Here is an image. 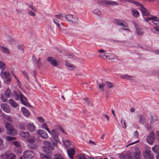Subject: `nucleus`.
Here are the masks:
<instances>
[{
	"instance_id": "473e14b6",
	"label": "nucleus",
	"mask_w": 159,
	"mask_h": 159,
	"mask_svg": "<svg viewBox=\"0 0 159 159\" xmlns=\"http://www.w3.org/2000/svg\"><path fill=\"white\" fill-rule=\"evenodd\" d=\"M63 142L64 145L67 148H70L71 145V143L70 141L68 140H66L63 141Z\"/></svg>"
},
{
	"instance_id": "f03ea898",
	"label": "nucleus",
	"mask_w": 159,
	"mask_h": 159,
	"mask_svg": "<svg viewBox=\"0 0 159 159\" xmlns=\"http://www.w3.org/2000/svg\"><path fill=\"white\" fill-rule=\"evenodd\" d=\"M34 156V154L30 150H27L24 152L23 156L20 157V159H24L25 158H31Z\"/></svg>"
},
{
	"instance_id": "a878e982",
	"label": "nucleus",
	"mask_w": 159,
	"mask_h": 159,
	"mask_svg": "<svg viewBox=\"0 0 159 159\" xmlns=\"http://www.w3.org/2000/svg\"><path fill=\"white\" fill-rule=\"evenodd\" d=\"M65 65L66 68L69 70H74L75 69V67L70 63L66 62Z\"/></svg>"
},
{
	"instance_id": "2eb2a0df",
	"label": "nucleus",
	"mask_w": 159,
	"mask_h": 159,
	"mask_svg": "<svg viewBox=\"0 0 159 159\" xmlns=\"http://www.w3.org/2000/svg\"><path fill=\"white\" fill-rule=\"evenodd\" d=\"M47 61L54 66H56L59 64L58 61L52 57H48Z\"/></svg>"
},
{
	"instance_id": "423d86ee",
	"label": "nucleus",
	"mask_w": 159,
	"mask_h": 159,
	"mask_svg": "<svg viewBox=\"0 0 159 159\" xmlns=\"http://www.w3.org/2000/svg\"><path fill=\"white\" fill-rule=\"evenodd\" d=\"M101 3L103 5H110L112 6L117 5L118 3L117 2L109 0H104L101 1Z\"/></svg>"
},
{
	"instance_id": "5fc2aeb1",
	"label": "nucleus",
	"mask_w": 159,
	"mask_h": 159,
	"mask_svg": "<svg viewBox=\"0 0 159 159\" xmlns=\"http://www.w3.org/2000/svg\"><path fill=\"white\" fill-rule=\"evenodd\" d=\"M116 59V57L114 56L113 55L111 54L110 56H109V59L111 60L115 59Z\"/></svg>"
},
{
	"instance_id": "4be33fe9",
	"label": "nucleus",
	"mask_w": 159,
	"mask_h": 159,
	"mask_svg": "<svg viewBox=\"0 0 159 159\" xmlns=\"http://www.w3.org/2000/svg\"><path fill=\"white\" fill-rule=\"evenodd\" d=\"M19 134L20 136L24 138H29L30 136V134L28 132H24L22 131L20 132Z\"/></svg>"
},
{
	"instance_id": "7ed1b4c3",
	"label": "nucleus",
	"mask_w": 159,
	"mask_h": 159,
	"mask_svg": "<svg viewBox=\"0 0 159 159\" xmlns=\"http://www.w3.org/2000/svg\"><path fill=\"white\" fill-rule=\"evenodd\" d=\"M155 139V134L153 131H151L147 137V141L148 143L152 145Z\"/></svg>"
},
{
	"instance_id": "3c124183",
	"label": "nucleus",
	"mask_w": 159,
	"mask_h": 159,
	"mask_svg": "<svg viewBox=\"0 0 159 159\" xmlns=\"http://www.w3.org/2000/svg\"><path fill=\"white\" fill-rule=\"evenodd\" d=\"M78 156L79 159H86L84 155L83 154H80Z\"/></svg>"
},
{
	"instance_id": "603ef678",
	"label": "nucleus",
	"mask_w": 159,
	"mask_h": 159,
	"mask_svg": "<svg viewBox=\"0 0 159 159\" xmlns=\"http://www.w3.org/2000/svg\"><path fill=\"white\" fill-rule=\"evenodd\" d=\"M29 7L31 8L34 11L36 12L37 11V9L36 7H34L32 5H29Z\"/></svg>"
},
{
	"instance_id": "052dcab7",
	"label": "nucleus",
	"mask_w": 159,
	"mask_h": 159,
	"mask_svg": "<svg viewBox=\"0 0 159 159\" xmlns=\"http://www.w3.org/2000/svg\"><path fill=\"white\" fill-rule=\"evenodd\" d=\"M102 116L106 118L108 121H109V117L106 114H103L102 115Z\"/></svg>"
},
{
	"instance_id": "0e129e2a",
	"label": "nucleus",
	"mask_w": 159,
	"mask_h": 159,
	"mask_svg": "<svg viewBox=\"0 0 159 159\" xmlns=\"http://www.w3.org/2000/svg\"><path fill=\"white\" fill-rule=\"evenodd\" d=\"M1 99L2 100L3 102H6L7 101V99L5 97H4L3 95L2 96Z\"/></svg>"
},
{
	"instance_id": "aec40b11",
	"label": "nucleus",
	"mask_w": 159,
	"mask_h": 159,
	"mask_svg": "<svg viewBox=\"0 0 159 159\" xmlns=\"http://www.w3.org/2000/svg\"><path fill=\"white\" fill-rule=\"evenodd\" d=\"M139 10L143 16H148L150 14L149 12L144 7L139 8Z\"/></svg>"
},
{
	"instance_id": "9d476101",
	"label": "nucleus",
	"mask_w": 159,
	"mask_h": 159,
	"mask_svg": "<svg viewBox=\"0 0 159 159\" xmlns=\"http://www.w3.org/2000/svg\"><path fill=\"white\" fill-rule=\"evenodd\" d=\"M114 23L118 25L123 26L125 27L128 26L127 24L124 21L121 20H115L113 21Z\"/></svg>"
},
{
	"instance_id": "864d4df0",
	"label": "nucleus",
	"mask_w": 159,
	"mask_h": 159,
	"mask_svg": "<svg viewBox=\"0 0 159 159\" xmlns=\"http://www.w3.org/2000/svg\"><path fill=\"white\" fill-rule=\"evenodd\" d=\"M104 86L105 84H99V87L102 91H103Z\"/></svg>"
},
{
	"instance_id": "ea45409f",
	"label": "nucleus",
	"mask_w": 159,
	"mask_h": 159,
	"mask_svg": "<svg viewBox=\"0 0 159 159\" xmlns=\"http://www.w3.org/2000/svg\"><path fill=\"white\" fill-rule=\"evenodd\" d=\"M12 144L16 146L17 147H20V146L21 144L18 141H16L12 142Z\"/></svg>"
},
{
	"instance_id": "a19ab883",
	"label": "nucleus",
	"mask_w": 159,
	"mask_h": 159,
	"mask_svg": "<svg viewBox=\"0 0 159 159\" xmlns=\"http://www.w3.org/2000/svg\"><path fill=\"white\" fill-rule=\"evenodd\" d=\"M93 12L94 14L98 15H100L101 14V12L98 9L94 10Z\"/></svg>"
},
{
	"instance_id": "de8ad7c7",
	"label": "nucleus",
	"mask_w": 159,
	"mask_h": 159,
	"mask_svg": "<svg viewBox=\"0 0 159 159\" xmlns=\"http://www.w3.org/2000/svg\"><path fill=\"white\" fill-rule=\"evenodd\" d=\"M53 21L54 23H55L58 26L59 29L60 30H61V29L60 26V25L58 23V21H57V20L55 19H53Z\"/></svg>"
},
{
	"instance_id": "0eeeda50",
	"label": "nucleus",
	"mask_w": 159,
	"mask_h": 159,
	"mask_svg": "<svg viewBox=\"0 0 159 159\" xmlns=\"http://www.w3.org/2000/svg\"><path fill=\"white\" fill-rule=\"evenodd\" d=\"M66 19L68 21L73 23L77 22L78 18L75 16L71 15H68L65 16Z\"/></svg>"
},
{
	"instance_id": "774afa93",
	"label": "nucleus",
	"mask_w": 159,
	"mask_h": 159,
	"mask_svg": "<svg viewBox=\"0 0 159 159\" xmlns=\"http://www.w3.org/2000/svg\"><path fill=\"white\" fill-rule=\"evenodd\" d=\"M159 148V146L157 145H155L154 147H152V149H158Z\"/></svg>"
},
{
	"instance_id": "dca6fc26",
	"label": "nucleus",
	"mask_w": 159,
	"mask_h": 159,
	"mask_svg": "<svg viewBox=\"0 0 159 159\" xmlns=\"http://www.w3.org/2000/svg\"><path fill=\"white\" fill-rule=\"evenodd\" d=\"M26 127L27 129L31 132H33L35 130V126L33 123L27 124L26 125Z\"/></svg>"
},
{
	"instance_id": "bb28decb",
	"label": "nucleus",
	"mask_w": 159,
	"mask_h": 159,
	"mask_svg": "<svg viewBox=\"0 0 159 159\" xmlns=\"http://www.w3.org/2000/svg\"><path fill=\"white\" fill-rule=\"evenodd\" d=\"M9 103L11 107L14 108H16L18 106V104L12 99L9 100Z\"/></svg>"
},
{
	"instance_id": "8fccbe9b",
	"label": "nucleus",
	"mask_w": 159,
	"mask_h": 159,
	"mask_svg": "<svg viewBox=\"0 0 159 159\" xmlns=\"http://www.w3.org/2000/svg\"><path fill=\"white\" fill-rule=\"evenodd\" d=\"M37 118L39 121L41 123L43 124L44 122L45 121L43 117H38Z\"/></svg>"
},
{
	"instance_id": "20e7f679",
	"label": "nucleus",
	"mask_w": 159,
	"mask_h": 159,
	"mask_svg": "<svg viewBox=\"0 0 159 159\" xmlns=\"http://www.w3.org/2000/svg\"><path fill=\"white\" fill-rule=\"evenodd\" d=\"M0 157L3 159H15L16 156L13 153L8 152L1 154Z\"/></svg>"
},
{
	"instance_id": "39448f33",
	"label": "nucleus",
	"mask_w": 159,
	"mask_h": 159,
	"mask_svg": "<svg viewBox=\"0 0 159 159\" xmlns=\"http://www.w3.org/2000/svg\"><path fill=\"white\" fill-rule=\"evenodd\" d=\"M44 152L47 155L43 153L40 154V157L41 158H45L47 159H52L51 157L52 155V153L51 151V150H44Z\"/></svg>"
},
{
	"instance_id": "c85d7f7f",
	"label": "nucleus",
	"mask_w": 159,
	"mask_h": 159,
	"mask_svg": "<svg viewBox=\"0 0 159 159\" xmlns=\"http://www.w3.org/2000/svg\"><path fill=\"white\" fill-rule=\"evenodd\" d=\"M139 123L141 124L145 123L146 121V119L145 117L142 115H140L139 116Z\"/></svg>"
},
{
	"instance_id": "1a4fd4ad",
	"label": "nucleus",
	"mask_w": 159,
	"mask_h": 159,
	"mask_svg": "<svg viewBox=\"0 0 159 159\" xmlns=\"http://www.w3.org/2000/svg\"><path fill=\"white\" fill-rule=\"evenodd\" d=\"M2 109L5 112L9 113L11 111L10 106L6 103H2L1 105Z\"/></svg>"
},
{
	"instance_id": "69168bd1",
	"label": "nucleus",
	"mask_w": 159,
	"mask_h": 159,
	"mask_svg": "<svg viewBox=\"0 0 159 159\" xmlns=\"http://www.w3.org/2000/svg\"><path fill=\"white\" fill-rule=\"evenodd\" d=\"M84 100L85 101V102H84V103H86L87 104H89V101L88 98H86L84 99Z\"/></svg>"
},
{
	"instance_id": "5701e85b",
	"label": "nucleus",
	"mask_w": 159,
	"mask_h": 159,
	"mask_svg": "<svg viewBox=\"0 0 159 159\" xmlns=\"http://www.w3.org/2000/svg\"><path fill=\"white\" fill-rule=\"evenodd\" d=\"M1 75L3 78L7 79L9 77V74L8 72L2 71L1 72Z\"/></svg>"
},
{
	"instance_id": "c9c22d12",
	"label": "nucleus",
	"mask_w": 159,
	"mask_h": 159,
	"mask_svg": "<svg viewBox=\"0 0 159 159\" xmlns=\"http://www.w3.org/2000/svg\"><path fill=\"white\" fill-rule=\"evenodd\" d=\"M137 34L139 35H142L144 33L142 30L141 28H138L136 29Z\"/></svg>"
},
{
	"instance_id": "4468645a",
	"label": "nucleus",
	"mask_w": 159,
	"mask_h": 159,
	"mask_svg": "<svg viewBox=\"0 0 159 159\" xmlns=\"http://www.w3.org/2000/svg\"><path fill=\"white\" fill-rule=\"evenodd\" d=\"M20 99L21 103L23 105L28 107L30 106V104L28 102L27 98L23 95L20 96Z\"/></svg>"
},
{
	"instance_id": "58836bf2",
	"label": "nucleus",
	"mask_w": 159,
	"mask_h": 159,
	"mask_svg": "<svg viewBox=\"0 0 159 159\" xmlns=\"http://www.w3.org/2000/svg\"><path fill=\"white\" fill-rule=\"evenodd\" d=\"M55 16L56 18L59 19L61 20H63L64 19V16L61 14L55 15Z\"/></svg>"
},
{
	"instance_id": "f704fd0d",
	"label": "nucleus",
	"mask_w": 159,
	"mask_h": 159,
	"mask_svg": "<svg viewBox=\"0 0 159 159\" xmlns=\"http://www.w3.org/2000/svg\"><path fill=\"white\" fill-rule=\"evenodd\" d=\"M42 128L44 129H45L48 132L50 130V129L48 128L47 124L44 123L42 124Z\"/></svg>"
},
{
	"instance_id": "09e8293b",
	"label": "nucleus",
	"mask_w": 159,
	"mask_h": 159,
	"mask_svg": "<svg viewBox=\"0 0 159 159\" xmlns=\"http://www.w3.org/2000/svg\"><path fill=\"white\" fill-rule=\"evenodd\" d=\"M140 155V152L139 151L137 153H135L134 155V156L135 159H139Z\"/></svg>"
},
{
	"instance_id": "680f3d73",
	"label": "nucleus",
	"mask_w": 159,
	"mask_h": 159,
	"mask_svg": "<svg viewBox=\"0 0 159 159\" xmlns=\"http://www.w3.org/2000/svg\"><path fill=\"white\" fill-rule=\"evenodd\" d=\"M156 135L157 139L159 141V131H157L156 133Z\"/></svg>"
},
{
	"instance_id": "393cba45",
	"label": "nucleus",
	"mask_w": 159,
	"mask_h": 159,
	"mask_svg": "<svg viewBox=\"0 0 159 159\" xmlns=\"http://www.w3.org/2000/svg\"><path fill=\"white\" fill-rule=\"evenodd\" d=\"M67 152L69 157L71 159H73V156L75 152V150H67Z\"/></svg>"
},
{
	"instance_id": "79ce46f5",
	"label": "nucleus",
	"mask_w": 159,
	"mask_h": 159,
	"mask_svg": "<svg viewBox=\"0 0 159 159\" xmlns=\"http://www.w3.org/2000/svg\"><path fill=\"white\" fill-rule=\"evenodd\" d=\"M121 124L122 128L125 129L126 128V123L125 120L121 119Z\"/></svg>"
},
{
	"instance_id": "cd10ccee",
	"label": "nucleus",
	"mask_w": 159,
	"mask_h": 159,
	"mask_svg": "<svg viewBox=\"0 0 159 159\" xmlns=\"http://www.w3.org/2000/svg\"><path fill=\"white\" fill-rule=\"evenodd\" d=\"M132 14L135 18L138 17L139 15V12L136 9H133L131 11Z\"/></svg>"
},
{
	"instance_id": "6e6d98bb",
	"label": "nucleus",
	"mask_w": 159,
	"mask_h": 159,
	"mask_svg": "<svg viewBox=\"0 0 159 159\" xmlns=\"http://www.w3.org/2000/svg\"><path fill=\"white\" fill-rule=\"evenodd\" d=\"M134 136L135 138H138L139 136V134L137 130L135 131L134 133Z\"/></svg>"
},
{
	"instance_id": "a18cd8bd",
	"label": "nucleus",
	"mask_w": 159,
	"mask_h": 159,
	"mask_svg": "<svg viewBox=\"0 0 159 159\" xmlns=\"http://www.w3.org/2000/svg\"><path fill=\"white\" fill-rule=\"evenodd\" d=\"M6 139L9 141H11L13 140H15L16 139V138L14 137H11L9 136H7L6 137Z\"/></svg>"
},
{
	"instance_id": "13d9d810",
	"label": "nucleus",
	"mask_w": 159,
	"mask_h": 159,
	"mask_svg": "<svg viewBox=\"0 0 159 159\" xmlns=\"http://www.w3.org/2000/svg\"><path fill=\"white\" fill-rule=\"evenodd\" d=\"M19 128L21 130H25V125L23 124H20L19 125Z\"/></svg>"
},
{
	"instance_id": "ddd939ff",
	"label": "nucleus",
	"mask_w": 159,
	"mask_h": 159,
	"mask_svg": "<svg viewBox=\"0 0 159 159\" xmlns=\"http://www.w3.org/2000/svg\"><path fill=\"white\" fill-rule=\"evenodd\" d=\"M144 157L147 159H153V156L152 154L150 153V151L149 150L145 151L143 154Z\"/></svg>"
},
{
	"instance_id": "49530a36",
	"label": "nucleus",
	"mask_w": 159,
	"mask_h": 159,
	"mask_svg": "<svg viewBox=\"0 0 159 159\" xmlns=\"http://www.w3.org/2000/svg\"><path fill=\"white\" fill-rule=\"evenodd\" d=\"M156 120V117L155 116H152L151 117L150 122L151 124L153 123Z\"/></svg>"
},
{
	"instance_id": "f257e3e1",
	"label": "nucleus",
	"mask_w": 159,
	"mask_h": 159,
	"mask_svg": "<svg viewBox=\"0 0 159 159\" xmlns=\"http://www.w3.org/2000/svg\"><path fill=\"white\" fill-rule=\"evenodd\" d=\"M5 127L7 130V133L8 134L15 135L17 133V131L15 129L12 125L8 122L5 124Z\"/></svg>"
},
{
	"instance_id": "e2e57ef3",
	"label": "nucleus",
	"mask_w": 159,
	"mask_h": 159,
	"mask_svg": "<svg viewBox=\"0 0 159 159\" xmlns=\"http://www.w3.org/2000/svg\"><path fill=\"white\" fill-rule=\"evenodd\" d=\"M120 159H126V157L123 154H121L120 156Z\"/></svg>"
},
{
	"instance_id": "c756f323",
	"label": "nucleus",
	"mask_w": 159,
	"mask_h": 159,
	"mask_svg": "<svg viewBox=\"0 0 159 159\" xmlns=\"http://www.w3.org/2000/svg\"><path fill=\"white\" fill-rule=\"evenodd\" d=\"M133 76L129 75H120V77L122 79H125L127 80H132L133 79L131 78L133 77Z\"/></svg>"
},
{
	"instance_id": "6ab92c4d",
	"label": "nucleus",
	"mask_w": 159,
	"mask_h": 159,
	"mask_svg": "<svg viewBox=\"0 0 159 159\" xmlns=\"http://www.w3.org/2000/svg\"><path fill=\"white\" fill-rule=\"evenodd\" d=\"M22 95L21 93L20 92L17 93L16 92H13L12 94L13 98L16 100H19L20 98V96Z\"/></svg>"
},
{
	"instance_id": "412c9836",
	"label": "nucleus",
	"mask_w": 159,
	"mask_h": 159,
	"mask_svg": "<svg viewBox=\"0 0 159 159\" xmlns=\"http://www.w3.org/2000/svg\"><path fill=\"white\" fill-rule=\"evenodd\" d=\"M43 143L44 145V148H47L48 149L52 148V145L49 141H44Z\"/></svg>"
},
{
	"instance_id": "f3484780",
	"label": "nucleus",
	"mask_w": 159,
	"mask_h": 159,
	"mask_svg": "<svg viewBox=\"0 0 159 159\" xmlns=\"http://www.w3.org/2000/svg\"><path fill=\"white\" fill-rule=\"evenodd\" d=\"M21 111L25 116L28 117L30 116V113L29 112L28 110L25 107H22Z\"/></svg>"
},
{
	"instance_id": "b1692460",
	"label": "nucleus",
	"mask_w": 159,
	"mask_h": 159,
	"mask_svg": "<svg viewBox=\"0 0 159 159\" xmlns=\"http://www.w3.org/2000/svg\"><path fill=\"white\" fill-rule=\"evenodd\" d=\"M0 50L5 54H9L10 52L8 48L3 46H1L0 47Z\"/></svg>"
},
{
	"instance_id": "338daca9",
	"label": "nucleus",
	"mask_w": 159,
	"mask_h": 159,
	"mask_svg": "<svg viewBox=\"0 0 159 159\" xmlns=\"http://www.w3.org/2000/svg\"><path fill=\"white\" fill-rule=\"evenodd\" d=\"M89 143L92 145H96V144L93 141H91V140H89Z\"/></svg>"
},
{
	"instance_id": "4c0bfd02",
	"label": "nucleus",
	"mask_w": 159,
	"mask_h": 159,
	"mask_svg": "<svg viewBox=\"0 0 159 159\" xmlns=\"http://www.w3.org/2000/svg\"><path fill=\"white\" fill-rule=\"evenodd\" d=\"M27 141L28 143H30L31 144H33L35 142L34 138V137H31L27 140Z\"/></svg>"
},
{
	"instance_id": "c03bdc74",
	"label": "nucleus",
	"mask_w": 159,
	"mask_h": 159,
	"mask_svg": "<svg viewBox=\"0 0 159 159\" xmlns=\"http://www.w3.org/2000/svg\"><path fill=\"white\" fill-rule=\"evenodd\" d=\"M5 38H6V40L9 42H12L14 41V40L12 39L8 34L6 35Z\"/></svg>"
},
{
	"instance_id": "bf43d9fd",
	"label": "nucleus",
	"mask_w": 159,
	"mask_h": 159,
	"mask_svg": "<svg viewBox=\"0 0 159 159\" xmlns=\"http://www.w3.org/2000/svg\"><path fill=\"white\" fill-rule=\"evenodd\" d=\"M152 31L154 32H159V28L157 27H154Z\"/></svg>"
},
{
	"instance_id": "4d7b16f0",
	"label": "nucleus",
	"mask_w": 159,
	"mask_h": 159,
	"mask_svg": "<svg viewBox=\"0 0 159 159\" xmlns=\"http://www.w3.org/2000/svg\"><path fill=\"white\" fill-rule=\"evenodd\" d=\"M28 15L30 16H35V14L32 11H29L28 13Z\"/></svg>"
},
{
	"instance_id": "f8f14e48",
	"label": "nucleus",
	"mask_w": 159,
	"mask_h": 159,
	"mask_svg": "<svg viewBox=\"0 0 159 159\" xmlns=\"http://www.w3.org/2000/svg\"><path fill=\"white\" fill-rule=\"evenodd\" d=\"M37 133L39 134L40 135L43 139H46L48 137L47 133L44 130L39 129L37 130Z\"/></svg>"
},
{
	"instance_id": "6e6552de",
	"label": "nucleus",
	"mask_w": 159,
	"mask_h": 159,
	"mask_svg": "<svg viewBox=\"0 0 159 159\" xmlns=\"http://www.w3.org/2000/svg\"><path fill=\"white\" fill-rule=\"evenodd\" d=\"M48 133L50 134L51 137V138L54 139H57L59 135V133L57 129H53L51 131L49 130Z\"/></svg>"
},
{
	"instance_id": "e433bc0d",
	"label": "nucleus",
	"mask_w": 159,
	"mask_h": 159,
	"mask_svg": "<svg viewBox=\"0 0 159 159\" xmlns=\"http://www.w3.org/2000/svg\"><path fill=\"white\" fill-rule=\"evenodd\" d=\"M32 59L33 61V62L34 64H36L38 63L40 60V58H39L38 60H36L35 57L34 56L33 57Z\"/></svg>"
},
{
	"instance_id": "9b49d317",
	"label": "nucleus",
	"mask_w": 159,
	"mask_h": 159,
	"mask_svg": "<svg viewBox=\"0 0 159 159\" xmlns=\"http://www.w3.org/2000/svg\"><path fill=\"white\" fill-rule=\"evenodd\" d=\"M148 19L152 22L157 26L159 27V19H157V17L153 16H151Z\"/></svg>"
},
{
	"instance_id": "a211bd4d",
	"label": "nucleus",
	"mask_w": 159,
	"mask_h": 159,
	"mask_svg": "<svg viewBox=\"0 0 159 159\" xmlns=\"http://www.w3.org/2000/svg\"><path fill=\"white\" fill-rule=\"evenodd\" d=\"M50 140L52 143V146L54 147H57L58 146V143H60L59 139H54L52 138H50Z\"/></svg>"
},
{
	"instance_id": "2f4dec72",
	"label": "nucleus",
	"mask_w": 159,
	"mask_h": 159,
	"mask_svg": "<svg viewBox=\"0 0 159 159\" xmlns=\"http://www.w3.org/2000/svg\"><path fill=\"white\" fill-rule=\"evenodd\" d=\"M5 120L7 122L11 123L12 121V119L10 116H5Z\"/></svg>"
},
{
	"instance_id": "37998d69",
	"label": "nucleus",
	"mask_w": 159,
	"mask_h": 159,
	"mask_svg": "<svg viewBox=\"0 0 159 159\" xmlns=\"http://www.w3.org/2000/svg\"><path fill=\"white\" fill-rule=\"evenodd\" d=\"M106 83L107 86L108 88H111L113 87V85L112 83L110 82H107Z\"/></svg>"
},
{
	"instance_id": "7c9ffc66",
	"label": "nucleus",
	"mask_w": 159,
	"mask_h": 159,
	"mask_svg": "<svg viewBox=\"0 0 159 159\" xmlns=\"http://www.w3.org/2000/svg\"><path fill=\"white\" fill-rule=\"evenodd\" d=\"M5 95L7 98H10L11 95V93L10 90L9 89H7V91L5 92Z\"/></svg>"
},
{
	"instance_id": "72a5a7b5",
	"label": "nucleus",
	"mask_w": 159,
	"mask_h": 159,
	"mask_svg": "<svg viewBox=\"0 0 159 159\" xmlns=\"http://www.w3.org/2000/svg\"><path fill=\"white\" fill-rule=\"evenodd\" d=\"M6 65L2 61H0V68L3 70L6 69Z\"/></svg>"
}]
</instances>
